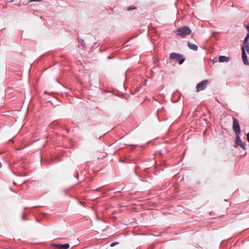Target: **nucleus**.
<instances>
[{"label":"nucleus","mask_w":249,"mask_h":249,"mask_svg":"<svg viewBox=\"0 0 249 249\" xmlns=\"http://www.w3.org/2000/svg\"><path fill=\"white\" fill-rule=\"evenodd\" d=\"M175 33L177 36L181 37H184L187 35H189L191 33V30L188 26H183L180 28H177L175 31Z\"/></svg>","instance_id":"f257e3e1"},{"label":"nucleus","mask_w":249,"mask_h":249,"mask_svg":"<svg viewBox=\"0 0 249 249\" xmlns=\"http://www.w3.org/2000/svg\"><path fill=\"white\" fill-rule=\"evenodd\" d=\"M242 50V59L244 64L246 65H249V62L247 58V56L246 53L247 51L248 54H249V44L244 45L241 47Z\"/></svg>","instance_id":"f03ea898"},{"label":"nucleus","mask_w":249,"mask_h":249,"mask_svg":"<svg viewBox=\"0 0 249 249\" xmlns=\"http://www.w3.org/2000/svg\"><path fill=\"white\" fill-rule=\"evenodd\" d=\"M170 57L172 59L178 62L180 65L182 64L185 61L182 55L178 53H172L170 54Z\"/></svg>","instance_id":"7ed1b4c3"},{"label":"nucleus","mask_w":249,"mask_h":249,"mask_svg":"<svg viewBox=\"0 0 249 249\" xmlns=\"http://www.w3.org/2000/svg\"><path fill=\"white\" fill-rule=\"evenodd\" d=\"M240 134H237L236 135V139L235 140V144L238 146H240L241 148H242L244 150H246V143L245 142L243 141L240 138V137L239 136Z\"/></svg>","instance_id":"20e7f679"},{"label":"nucleus","mask_w":249,"mask_h":249,"mask_svg":"<svg viewBox=\"0 0 249 249\" xmlns=\"http://www.w3.org/2000/svg\"><path fill=\"white\" fill-rule=\"evenodd\" d=\"M232 121H233L232 128L235 133V135L240 134V127L238 124V123L237 120L234 118H232Z\"/></svg>","instance_id":"39448f33"},{"label":"nucleus","mask_w":249,"mask_h":249,"mask_svg":"<svg viewBox=\"0 0 249 249\" xmlns=\"http://www.w3.org/2000/svg\"><path fill=\"white\" fill-rule=\"evenodd\" d=\"M208 84V81L207 80H205L198 83L196 87V91L198 92L200 90L204 89Z\"/></svg>","instance_id":"423d86ee"},{"label":"nucleus","mask_w":249,"mask_h":249,"mask_svg":"<svg viewBox=\"0 0 249 249\" xmlns=\"http://www.w3.org/2000/svg\"><path fill=\"white\" fill-rule=\"evenodd\" d=\"M53 246L58 249H67L70 247V245L68 243L64 244H53Z\"/></svg>","instance_id":"0eeeda50"},{"label":"nucleus","mask_w":249,"mask_h":249,"mask_svg":"<svg viewBox=\"0 0 249 249\" xmlns=\"http://www.w3.org/2000/svg\"><path fill=\"white\" fill-rule=\"evenodd\" d=\"M220 62H228L230 60V58L226 56L221 55L218 58Z\"/></svg>","instance_id":"6e6552de"},{"label":"nucleus","mask_w":249,"mask_h":249,"mask_svg":"<svg viewBox=\"0 0 249 249\" xmlns=\"http://www.w3.org/2000/svg\"><path fill=\"white\" fill-rule=\"evenodd\" d=\"M188 47L191 50L194 51H197L198 49V47L196 44H193L190 42L187 43Z\"/></svg>","instance_id":"1a4fd4ad"},{"label":"nucleus","mask_w":249,"mask_h":249,"mask_svg":"<svg viewBox=\"0 0 249 249\" xmlns=\"http://www.w3.org/2000/svg\"><path fill=\"white\" fill-rule=\"evenodd\" d=\"M249 34H248L244 38V45H247V44H249Z\"/></svg>","instance_id":"9d476101"},{"label":"nucleus","mask_w":249,"mask_h":249,"mask_svg":"<svg viewBox=\"0 0 249 249\" xmlns=\"http://www.w3.org/2000/svg\"><path fill=\"white\" fill-rule=\"evenodd\" d=\"M27 214L26 213H24L23 214V215H22V219L23 220H27Z\"/></svg>","instance_id":"9b49d317"},{"label":"nucleus","mask_w":249,"mask_h":249,"mask_svg":"<svg viewBox=\"0 0 249 249\" xmlns=\"http://www.w3.org/2000/svg\"><path fill=\"white\" fill-rule=\"evenodd\" d=\"M136 9V7H135V6H130L128 7V8L127 9L128 10H134V9Z\"/></svg>","instance_id":"f8f14e48"},{"label":"nucleus","mask_w":249,"mask_h":249,"mask_svg":"<svg viewBox=\"0 0 249 249\" xmlns=\"http://www.w3.org/2000/svg\"><path fill=\"white\" fill-rule=\"evenodd\" d=\"M119 244L118 242H113V243H112L111 244H110V246L111 247H114L115 246V245H118Z\"/></svg>","instance_id":"ddd939ff"},{"label":"nucleus","mask_w":249,"mask_h":249,"mask_svg":"<svg viewBox=\"0 0 249 249\" xmlns=\"http://www.w3.org/2000/svg\"><path fill=\"white\" fill-rule=\"evenodd\" d=\"M42 0H29L30 2L32 1H41Z\"/></svg>","instance_id":"4468645a"},{"label":"nucleus","mask_w":249,"mask_h":249,"mask_svg":"<svg viewBox=\"0 0 249 249\" xmlns=\"http://www.w3.org/2000/svg\"><path fill=\"white\" fill-rule=\"evenodd\" d=\"M247 140L249 142V133L247 134Z\"/></svg>","instance_id":"2eb2a0df"},{"label":"nucleus","mask_w":249,"mask_h":249,"mask_svg":"<svg viewBox=\"0 0 249 249\" xmlns=\"http://www.w3.org/2000/svg\"><path fill=\"white\" fill-rule=\"evenodd\" d=\"M246 27H247V29L248 30V32H249V24H247Z\"/></svg>","instance_id":"dca6fc26"},{"label":"nucleus","mask_w":249,"mask_h":249,"mask_svg":"<svg viewBox=\"0 0 249 249\" xmlns=\"http://www.w3.org/2000/svg\"><path fill=\"white\" fill-rule=\"evenodd\" d=\"M110 58H111L110 56H109L108 57V59H110Z\"/></svg>","instance_id":"f3484780"}]
</instances>
